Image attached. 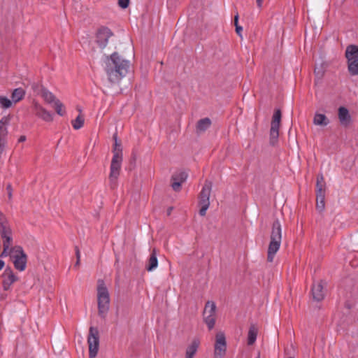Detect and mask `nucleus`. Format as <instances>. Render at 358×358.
Listing matches in <instances>:
<instances>
[{
    "label": "nucleus",
    "mask_w": 358,
    "mask_h": 358,
    "mask_svg": "<svg viewBox=\"0 0 358 358\" xmlns=\"http://www.w3.org/2000/svg\"><path fill=\"white\" fill-rule=\"evenodd\" d=\"M105 71L111 84L118 83L128 73L129 61L124 59L117 52H113L105 59Z\"/></svg>",
    "instance_id": "nucleus-1"
},
{
    "label": "nucleus",
    "mask_w": 358,
    "mask_h": 358,
    "mask_svg": "<svg viewBox=\"0 0 358 358\" xmlns=\"http://www.w3.org/2000/svg\"><path fill=\"white\" fill-rule=\"evenodd\" d=\"M282 240V229L278 220L273 222L272 224L271 241L268 245L267 261L272 262L275 255L278 251Z\"/></svg>",
    "instance_id": "nucleus-2"
},
{
    "label": "nucleus",
    "mask_w": 358,
    "mask_h": 358,
    "mask_svg": "<svg viewBox=\"0 0 358 358\" xmlns=\"http://www.w3.org/2000/svg\"><path fill=\"white\" fill-rule=\"evenodd\" d=\"M97 287L98 313L101 318H105L109 310L110 296L107 287L103 280H99Z\"/></svg>",
    "instance_id": "nucleus-3"
},
{
    "label": "nucleus",
    "mask_w": 358,
    "mask_h": 358,
    "mask_svg": "<svg viewBox=\"0 0 358 358\" xmlns=\"http://www.w3.org/2000/svg\"><path fill=\"white\" fill-rule=\"evenodd\" d=\"M14 267L19 271H24L27 267V255L20 245H15L8 255Z\"/></svg>",
    "instance_id": "nucleus-4"
},
{
    "label": "nucleus",
    "mask_w": 358,
    "mask_h": 358,
    "mask_svg": "<svg viewBox=\"0 0 358 358\" xmlns=\"http://www.w3.org/2000/svg\"><path fill=\"white\" fill-rule=\"evenodd\" d=\"M348 69L351 76H358V45H349L345 50Z\"/></svg>",
    "instance_id": "nucleus-5"
},
{
    "label": "nucleus",
    "mask_w": 358,
    "mask_h": 358,
    "mask_svg": "<svg viewBox=\"0 0 358 358\" xmlns=\"http://www.w3.org/2000/svg\"><path fill=\"white\" fill-rule=\"evenodd\" d=\"M212 189V182L209 180H206L204 185L199 194V205L201 208L199 210V214L201 216H204L206 214V210L210 206V195Z\"/></svg>",
    "instance_id": "nucleus-6"
},
{
    "label": "nucleus",
    "mask_w": 358,
    "mask_h": 358,
    "mask_svg": "<svg viewBox=\"0 0 358 358\" xmlns=\"http://www.w3.org/2000/svg\"><path fill=\"white\" fill-rule=\"evenodd\" d=\"M87 343L89 345V357L94 358L98 353L99 346V333L96 327H90Z\"/></svg>",
    "instance_id": "nucleus-7"
},
{
    "label": "nucleus",
    "mask_w": 358,
    "mask_h": 358,
    "mask_svg": "<svg viewBox=\"0 0 358 358\" xmlns=\"http://www.w3.org/2000/svg\"><path fill=\"white\" fill-rule=\"evenodd\" d=\"M122 162V156L116 155L112 158L109 174L110 187L112 189H114L117 185V180L120 176Z\"/></svg>",
    "instance_id": "nucleus-8"
},
{
    "label": "nucleus",
    "mask_w": 358,
    "mask_h": 358,
    "mask_svg": "<svg viewBox=\"0 0 358 358\" xmlns=\"http://www.w3.org/2000/svg\"><path fill=\"white\" fill-rule=\"evenodd\" d=\"M227 342L224 334L219 332L215 336V343L214 347V356L215 358H223L226 354Z\"/></svg>",
    "instance_id": "nucleus-9"
},
{
    "label": "nucleus",
    "mask_w": 358,
    "mask_h": 358,
    "mask_svg": "<svg viewBox=\"0 0 358 358\" xmlns=\"http://www.w3.org/2000/svg\"><path fill=\"white\" fill-rule=\"evenodd\" d=\"M113 35V33L109 28L101 27L96 31V42L101 48H104L108 44V38Z\"/></svg>",
    "instance_id": "nucleus-10"
},
{
    "label": "nucleus",
    "mask_w": 358,
    "mask_h": 358,
    "mask_svg": "<svg viewBox=\"0 0 358 358\" xmlns=\"http://www.w3.org/2000/svg\"><path fill=\"white\" fill-rule=\"evenodd\" d=\"M1 277L3 278L2 286L5 291L8 290L10 286L18 280V277L14 274L10 266L4 270Z\"/></svg>",
    "instance_id": "nucleus-11"
},
{
    "label": "nucleus",
    "mask_w": 358,
    "mask_h": 358,
    "mask_svg": "<svg viewBox=\"0 0 358 358\" xmlns=\"http://www.w3.org/2000/svg\"><path fill=\"white\" fill-rule=\"evenodd\" d=\"M32 110L36 116L45 122L52 121V115L37 101H33Z\"/></svg>",
    "instance_id": "nucleus-12"
},
{
    "label": "nucleus",
    "mask_w": 358,
    "mask_h": 358,
    "mask_svg": "<svg viewBox=\"0 0 358 358\" xmlns=\"http://www.w3.org/2000/svg\"><path fill=\"white\" fill-rule=\"evenodd\" d=\"M324 282L320 280L316 283H313L312 287L313 299L316 301H321L324 299L325 290L324 289Z\"/></svg>",
    "instance_id": "nucleus-13"
},
{
    "label": "nucleus",
    "mask_w": 358,
    "mask_h": 358,
    "mask_svg": "<svg viewBox=\"0 0 358 358\" xmlns=\"http://www.w3.org/2000/svg\"><path fill=\"white\" fill-rule=\"evenodd\" d=\"M2 238L3 250L0 253V257L3 258L8 256L11 250L15 246H13V236L12 234L10 235H5L1 236Z\"/></svg>",
    "instance_id": "nucleus-14"
},
{
    "label": "nucleus",
    "mask_w": 358,
    "mask_h": 358,
    "mask_svg": "<svg viewBox=\"0 0 358 358\" xmlns=\"http://www.w3.org/2000/svg\"><path fill=\"white\" fill-rule=\"evenodd\" d=\"M338 116L342 126L347 127L350 124L351 116L347 108L344 106L339 107Z\"/></svg>",
    "instance_id": "nucleus-15"
},
{
    "label": "nucleus",
    "mask_w": 358,
    "mask_h": 358,
    "mask_svg": "<svg viewBox=\"0 0 358 358\" xmlns=\"http://www.w3.org/2000/svg\"><path fill=\"white\" fill-rule=\"evenodd\" d=\"M10 116L6 115L0 120V141L6 142V136L8 135L7 126L10 124Z\"/></svg>",
    "instance_id": "nucleus-16"
},
{
    "label": "nucleus",
    "mask_w": 358,
    "mask_h": 358,
    "mask_svg": "<svg viewBox=\"0 0 358 358\" xmlns=\"http://www.w3.org/2000/svg\"><path fill=\"white\" fill-rule=\"evenodd\" d=\"M157 266L158 260L157 257V250L155 248H154L151 252L145 268L148 271H152L155 269Z\"/></svg>",
    "instance_id": "nucleus-17"
},
{
    "label": "nucleus",
    "mask_w": 358,
    "mask_h": 358,
    "mask_svg": "<svg viewBox=\"0 0 358 358\" xmlns=\"http://www.w3.org/2000/svg\"><path fill=\"white\" fill-rule=\"evenodd\" d=\"M199 346V341L194 340L192 343L187 346L185 351V358H194Z\"/></svg>",
    "instance_id": "nucleus-18"
},
{
    "label": "nucleus",
    "mask_w": 358,
    "mask_h": 358,
    "mask_svg": "<svg viewBox=\"0 0 358 358\" xmlns=\"http://www.w3.org/2000/svg\"><path fill=\"white\" fill-rule=\"evenodd\" d=\"M211 125V120L208 117L199 120L196 124V131L203 132Z\"/></svg>",
    "instance_id": "nucleus-19"
},
{
    "label": "nucleus",
    "mask_w": 358,
    "mask_h": 358,
    "mask_svg": "<svg viewBox=\"0 0 358 358\" xmlns=\"http://www.w3.org/2000/svg\"><path fill=\"white\" fill-rule=\"evenodd\" d=\"M329 123V120L327 116L321 113H315L313 117V124L320 126H327Z\"/></svg>",
    "instance_id": "nucleus-20"
},
{
    "label": "nucleus",
    "mask_w": 358,
    "mask_h": 358,
    "mask_svg": "<svg viewBox=\"0 0 358 358\" xmlns=\"http://www.w3.org/2000/svg\"><path fill=\"white\" fill-rule=\"evenodd\" d=\"M326 192V182L322 174H319L317 176L316 182V193H325Z\"/></svg>",
    "instance_id": "nucleus-21"
},
{
    "label": "nucleus",
    "mask_w": 358,
    "mask_h": 358,
    "mask_svg": "<svg viewBox=\"0 0 358 358\" xmlns=\"http://www.w3.org/2000/svg\"><path fill=\"white\" fill-rule=\"evenodd\" d=\"M25 91L21 87L16 88L11 94V99L14 103H17L22 100L25 96Z\"/></svg>",
    "instance_id": "nucleus-22"
},
{
    "label": "nucleus",
    "mask_w": 358,
    "mask_h": 358,
    "mask_svg": "<svg viewBox=\"0 0 358 358\" xmlns=\"http://www.w3.org/2000/svg\"><path fill=\"white\" fill-rule=\"evenodd\" d=\"M257 333V328L254 324L251 325L248 335V344L249 345H252L256 341Z\"/></svg>",
    "instance_id": "nucleus-23"
},
{
    "label": "nucleus",
    "mask_w": 358,
    "mask_h": 358,
    "mask_svg": "<svg viewBox=\"0 0 358 358\" xmlns=\"http://www.w3.org/2000/svg\"><path fill=\"white\" fill-rule=\"evenodd\" d=\"M41 96L48 103H55L57 100L51 92L44 87L41 89Z\"/></svg>",
    "instance_id": "nucleus-24"
},
{
    "label": "nucleus",
    "mask_w": 358,
    "mask_h": 358,
    "mask_svg": "<svg viewBox=\"0 0 358 358\" xmlns=\"http://www.w3.org/2000/svg\"><path fill=\"white\" fill-rule=\"evenodd\" d=\"M113 138L115 141L113 148V156H115L116 155L118 156H122V145L120 142L117 141V134L113 135Z\"/></svg>",
    "instance_id": "nucleus-25"
},
{
    "label": "nucleus",
    "mask_w": 358,
    "mask_h": 358,
    "mask_svg": "<svg viewBox=\"0 0 358 358\" xmlns=\"http://www.w3.org/2000/svg\"><path fill=\"white\" fill-rule=\"evenodd\" d=\"M216 305L213 301H208L206 303L203 314L215 315Z\"/></svg>",
    "instance_id": "nucleus-26"
},
{
    "label": "nucleus",
    "mask_w": 358,
    "mask_h": 358,
    "mask_svg": "<svg viewBox=\"0 0 358 358\" xmlns=\"http://www.w3.org/2000/svg\"><path fill=\"white\" fill-rule=\"evenodd\" d=\"M279 129L278 127L271 126L270 129V143L271 145H275V143L278 141V138L279 136Z\"/></svg>",
    "instance_id": "nucleus-27"
},
{
    "label": "nucleus",
    "mask_w": 358,
    "mask_h": 358,
    "mask_svg": "<svg viewBox=\"0 0 358 358\" xmlns=\"http://www.w3.org/2000/svg\"><path fill=\"white\" fill-rule=\"evenodd\" d=\"M282 113L280 109H276L274 112V114L272 117L271 125L273 127H280V121H281Z\"/></svg>",
    "instance_id": "nucleus-28"
},
{
    "label": "nucleus",
    "mask_w": 358,
    "mask_h": 358,
    "mask_svg": "<svg viewBox=\"0 0 358 358\" xmlns=\"http://www.w3.org/2000/svg\"><path fill=\"white\" fill-rule=\"evenodd\" d=\"M203 315L204 322L207 324L208 329L211 330L215 324V315H205L203 313Z\"/></svg>",
    "instance_id": "nucleus-29"
},
{
    "label": "nucleus",
    "mask_w": 358,
    "mask_h": 358,
    "mask_svg": "<svg viewBox=\"0 0 358 358\" xmlns=\"http://www.w3.org/2000/svg\"><path fill=\"white\" fill-rule=\"evenodd\" d=\"M12 234V229L9 225L8 221L0 224V235L1 236L5 235H10Z\"/></svg>",
    "instance_id": "nucleus-30"
},
{
    "label": "nucleus",
    "mask_w": 358,
    "mask_h": 358,
    "mask_svg": "<svg viewBox=\"0 0 358 358\" xmlns=\"http://www.w3.org/2000/svg\"><path fill=\"white\" fill-rule=\"evenodd\" d=\"M84 122V117L79 115L75 120H72L71 123L73 129L78 130L83 127Z\"/></svg>",
    "instance_id": "nucleus-31"
},
{
    "label": "nucleus",
    "mask_w": 358,
    "mask_h": 358,
    "mask_svg": "<svg viewBox=\"0 0 358 358\" xmlns=\"http://www.w3.org/2000/svg\"><path fill=\"white\" fill-rule=\"evenodd\" d=\"M54 103H55V109L56 110V113L61 116L64 115L65 110H64L63 103L59 99L55 101V102Z\"/></svg>",
    "instance_id": "nucleus-32"
},
{
    "label": "nucleus",
    "mask_w": 358,
    "mask_h": 358,
    "mask_svg": "<svg viewBox=\"0 0 358 358\" xmlns=\"http://www.w3.org/2000/svg\"><path fill=\"white\" fill-rule=\"evenodd\" d=\"M0 105L3 108H8L11 106L12 102L6 96H0Z\"/></svg>",
    "instance_id": "nucleus-33"
},
{
    "label": "nucleus",
    "mask_w": 358,
    "mask_h": 358,
    "mask_svg": "<svg viewBox=\"0 0 358 358\" xmlns=\"http://www.w3.org/2000/svg\"><path fill=\"white\" fill-rule=\"evenodd\" d=\"M187 178V174L185 172H180L177 175H173L172 176L173 180H178V181L181 182L182 183L186 180Z\"/></svg>",
    "instance_id": "nucleus-34"
},
{
    "label": "nucleus",
    "mask_w": 358,
    "mask_h": 358,
    "mask_svg": "<svg viewBox=\"0 0 358 358\" xmlns=\"http://www.w3.org/2000/svg\"><path fill=\"white\" fill-rule=\"evenodd\" d=\"M181 184H182V182L178 181V180H173V182L171 184V187H172V188H173V189L174 191L178 192L180 189Z\"/></svg>",
    "instance_id": "nucleus-35"
},
{
    "label": "nucleus",
    "mask_w": 358,
    "mask_h": 358,
    "mask_svg": "<svg viewBox=\"0 0 358 358\" xmlns=\"http://www.w3.org/2000/svg\"><path fill=\"white\" fill-rule=\"evenodd\" d=\"M129 0H118V5L122 8H127L129 6Z\"/></svg>",
    "instance_id": "nucleus-36"
},
{
    "label": "nucleus",
    "mask_w": 358,
    "mask_h": 358,
    "mask_svg": "<svg viewBox=\"0 0 358 358\" xmlns=\"http://www.w3.org/2000/svg\"><path fill=\"white\" fill-rule=\"evenodd\" d=\"M325 208V201H316V208L318 211L322 212Z\"/></svg>",
    "instance_id": "nucleus-37"
},
{
    "label": "nucleus",
    "mask_w": 358,
    "mask_h": 358,
    "mask_svg": "<svg viewBox=\"0 0 358 358\" xmlns=\"http://www.w3.org/2000/svg\"><path fill=\"white\" fill-rule=\"evenodd\" d=\"M325 193H316V201H325Z\"/></svg>",
    "instance_id": "nucleus-38"
},
{
    "label": "nucleus",
    "mask_w": 358,
    "mask_h": 358,
    "mask_svg": "<svg viewBox=\"0 0 358 358\" xmlns=\"http://www.w3.org/2000/svg\"><path fill=\"white\" fill-rule=\"evenodd\" d=\"M6 190L8 192V199L10 200L12 199V196H13V188H12V186L10 184H8V185L6 187Z\"/></svg>",
    "instance_id": "nucleus-39"
},
{
    "label": "nucleus",
    "mask_w": 358,
    "mask_h": 358,
    "mask_svg": "<svg viewBox=\"0 0 358 358\" xmlns=\"http://www.w3.org/2000/svg\"><path fill=\"white\" fill-rule=\"evenodd\" d=\"M75 252H76V259H78V261H80V252L78 246L75 247Z\"/></svg>",
    "instance_id": "nucleus-40"
},
{
    "label": "nucleus",
    "mask_w": 358,
    "mask_h": 358,
    "mask_svg": "<svg viewBox=\"0 0 358 358\" xmlns=\"http://www.w3.org/2000/svg\"><path fill=\"white\" fill-rule=\"evenodd\" d=\"M243 31L242 27L239 26L238 24H236V32L237 34L240 36H241V31Z\"/></svg>",
    "instance_id": "nucleus-41"
},
{
    "label": "nucleus",
    "mask_w": 358,
    "mask_h": 358,
    "mask_svg": "<svg viewBox=\"0 0 358 358\" xmlns=\"http://www.w3.org/2000/svg\"><path fill=\"white\" fill-rule=\"evenodd\" d=\"M5 144H6V142L0 141V156L1 155V154L3 152V150H4V148H5Z\"/></svg>",
    "instance_id": "nucleus-42"
},
{
    "label": "nucleus",
    "mask_w": 358,
    "mask_h": 358,
    "mask_svg": "<svg viewBox=\"0 0 358 358\" xmlns=\"http://www.w3.org/2000/svg\"><path fill=\"white\" fill-rule=\"evenodd\" d=\"M314 73L319 78H321L323 75V73L320 72V71H317L316 69H315Z\"/></svg>",
    "instance_id": "nucleus-43"
},
{
    "label": "nucleus",
    "mask_w": 358,
    "mask_h": 358,
    "mask_svg": "<svg viewBox=\"0 0 358 358\" xmlns=\"http://www.w3.org/2000/svg\"><path fill=\"white\" fill-rule=\"evenodd\" d=\"M26 141V136H20L19 139H18V142L21 143V142H24Z\"/></svg>",
    "instance_id": "nucleus-44"
},
{
    "label": "nucleus",
    "mask_w": 358,
    "mask_h": 358,
    "mask_svg": "<svg viewBox=\"0 0 358 358\" xmlns=\"http://www.w3.org/2000/svg\"><path fill=\"white\" fill-rule=\"evenodd\" d=\"M238 14L237 13L235 17H234V25L236 26V24H238Z\"/></svg>",
    "instance_id": "nucleus-45"
},
{
    "label": "nucleus",
    "mask_w": 358,
    "mask_h": 358,
    "mask_svg": "<svg viewBox=\"0 0 358 358\" xmlns=\"http://www.w3.org/2000/svg\"><path fill=\"white\" fill-rule=\"evenodd\" d=\"M38 87V85L37 83H33L31 85V88L36 91Z\"/></svg>",
    "instance_id": "nucleus-46"
},
{
    "label": "nucleus",
    "mask_w": 358,
    "mask_h": 358,
    "mask_svg": "<svg viewBox=\"0 0 358 358\" xmlns=\"http://www.w3.org/2000/svg\"><path fill=\"white\" fill-rule=\"evenodd\" d=\"M5 262L4 261L0 259V271L4 267Z\"/></svg>",
    "instance_id": "nucleus-47"
},
{
    "label": "nucleus",
    "mask_w": 358,
    "mask_h": 358,
    "mask_svg": "<svg viewBox=\"0 0 358 358\" xmlns=\"http://www.w3.org/2000/svg\"><path fill=\"white\" fill-rule=\"evenodd\" d=\"M263 0H257V6L259 7H261L262 6V3Z\"/></svg>",
    "instance_id": "nucleus-48"
},
{
    "label": "nucleus",
    "mask_w": 358,
    "mask_h": 358,
    "mask_svg": "<svg viewBox=\"0 0 358 358\" xmlns=\"http://www.w3.org/2000/svg\"><path fill=\"white\" fill-rule=\"evenodd\" d=\"M80 261H78V259H76V264H75V265H74V267L79 266V265H80Z\"/></svg>",
    "instance_id": "nucleus-49"
},
{
    "label": "nucleus",
    "mask_w": 358,
    "mask_h": 358,
    "mask_svg": "<svg viewBox=\"0 0 358 358\" xmlns=\"http://www.w3.org/2000/svg\"><path fill=\"white\" fill-rule=\"evenodd\" d=\"M171 210H172V208L171 207V208H169V210H168V213H168V215H170V213H171Z\"/></svg>",
    "instance_id": "nucleus-50"
},
{
    "label": "nucleus",
    "mask_w": 358,
    "mask_h": 358,
    "mask_svg": "<svg viewBox=\"0 0 358 358\" xmlns=\"http://www.w3.org/2000/svg\"><path fill=\"white\" fill-rule=\"evenodd\" d=\"M257 358H260V355H259L257 357Z\"/></svg>",
    "instance_id": "nucleus-51"
},
{
    "label": "nucleus",
    "mask_w": 358,
    "mask_h": 358,
    "mask_svg": "<svg viewBox=\"0 0 358 358\" xmlns=\"http://www.w3.org/2000/svg\"><path fill=\"white\" fill-rule=\"evenodd\" d=\"M288 358H294V357H288Z\"/></svg>",
    "instance_id": "nucleus-52"
}]
</instances>
